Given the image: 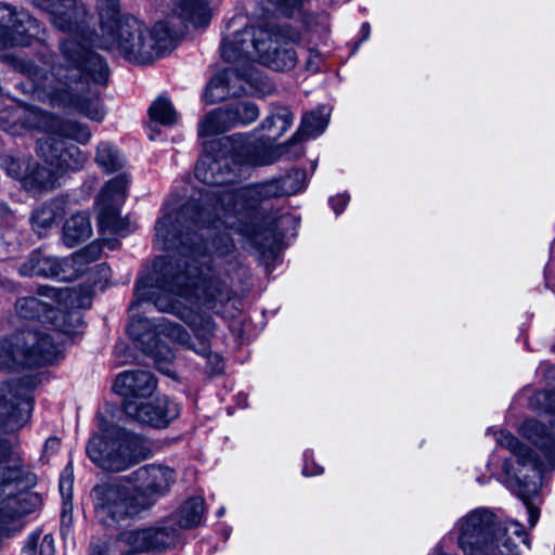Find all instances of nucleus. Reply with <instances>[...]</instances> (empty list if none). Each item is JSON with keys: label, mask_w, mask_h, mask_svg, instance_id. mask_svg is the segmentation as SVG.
<instances>
[{"label": "nucleus", "mask_w": 555, "mask_h": 555, "mask_svg": "<svg viewBox=\"0 0 555 555\" xmlns=\"http://www.w3.org/2000/svg\"><path fill=\"white\" fill-rule=\"evenodd\" d=\"M30 160L10 157L5 159L4 166L8 175L23 182L26 171L30 169Z\"/></svg>", "instance_id": "43"}, {"label": "nucleus", "mask_w": 555, "mask_h": 555, "mask_svg": "<svg viewBox=\"0 0 555 555\" xmlns=\"http://www.w3.org/2000/svg\"><path fill=\"white\" fill-rule=\"evenodd\" d=\"M125 413L142 424L154 427H166L180 414L178 403L167 397L156 398L151 402L128 401L125 404Z\"/></svg>", "instance_id": "22"}, {"label": "nucleus", "mask_w": 555, "mask_h": 555, "mask_svg": "<svg viewBox=\"0 0 555 555\" xmlns=\"http://www.w3.org/2000/svg\"><path fill=\"white\" fill-rule=\"evenodd\" d=\"M158 284H156V289L163 286L159 284L162 282V276L157 278ZM155 294L153 299L156 307L162 311H170L178 315L180 319L184 320L185 323L190 325L193 330L197 343L194 344L191 341V336L189 335V341L186 344H182L183 346L194 350L196 353L203 356L207 359V365L212 373H220L223 370V361L222 358L218 353H212L210 351L209 337L212 335L215 324L210 317L203 314L201 310L203 308H197L194 306L193 310L185 311L182 310L179 306L173 302V299H168L157 291H150V294ZM204 310H207L204 308Z\"/></svg>", "instance_id": "12"}, {"label": "nucleus", "mask_w": 555, "mask_h": 555, "mask_svg": "<svg viewBox=\"0 0 555 555\" xmlns=\"http://www.w3.org/2000/svg\"><path fill=\"white\" fill-rule=\"evenodd\" d=\"M94 512L100 522L115 526L146 509L147 501L139 500L134 491L118 482L95 486L92 490Z\"/></svg>", "instance_id": "13"}, {"label": "nucleus", "mask_w": 555, "mask_h": 555, "mask_svg": "<svg viewBox=\"0 0 555 555\" xmlns=\"http://www.w3.org/2000/svg\"><path fill=\"white\" fill-rule=\"evenodd\" d=\"M29 113L26 105H13L0 111V127L13 134H21L24 131L23 117Z\"/></svg>", "instance_id": "33"}, {"label": "nucleus", "mask_w": 555, "mask_h": 555, "mask_svg": "<svg viewBox=\"0 0 555 555\" xmlns=\"http://www.w3.org/2000/svg\"><path fill=\"white\" fill-rule=\"evenodd\" d=\"M348 202H349V196L347 194H338V195L330 198V204L336 215H339L343 212V210L347 206Z\"/></svg>", "instance_id": "46"}, {"label": "nucleus", "mask_w": 555, "mask_h": 555, "mask_svg": "<svg viewBox=\"0 0 555 555\" xmlns=\"http://www.w3.org/2000/svg\"><path fill=\"white\" fill-rule=\"evenodd\" d=\"M171 42V31L166 22H157L150 28L133 16H125L115 25L104 24L103 33L93 41L95 47L140 65L151 64L163 56Z\"/></svg>", "instance_id": "5"}, {"label": "nucleus", "mask_w": 555, "mask_h": 555, "mask_svg": "<svg viewBox=\"0 0 555 555\" xmlns=\"http://www.w3.org/2000/svg\"><path fill=\"white\" fill-rule=\"evenodd\" d=\"M236 117L228 115L224 106L208 112L198 121L197 132L199 138H208L227 132L233 128Z\"/></svg>", "instance_id": "26"}, {"label": "nucleus", "mask_w": 555, "mask_h": 555, "mask_svg": "<svg viewBox=\"0 0 555 555\" xmlns=\"http://www.w3.org/2000/svg\"><path fill=\"white\" fill-rule=\"evenodd\" d=\"M162 276L163 284L157 293L173 302L182 310L206 308L207 311L220 313L224 305L231 299V289L215 273L210 264L197 258L178 254V257H157L150 274L141 278L135 286V301L130 307L131 321L128 324V333L132 340L140 344L144 353L150 354L158 363L168 364L175 358L172 351L163 343L160 336L168 337L179 344L189 341V333L178 324L159 318L157 322L146 318H135L134 310L143 302H154V295L150 291H156L157 278ZM160 312H163L160 310Z\"/></svg>", "instance_id": "3"}, {"label": "nucleus", "mask_w": 555, "mask_h": 555, "mask_svg": "<svg viewBox=\"0 0 555 555\" xmlns=\"http://www.w3.org/2000/svg\"><path fill=\"white\" fill-rule=\"evenodd\" d=\"M88 257L79 251L68 258H57L41 251L33 253L20 267V273L25 276L56 278L61 281L77 279L87 270Z\"/></svg>", "instance_id": "14"}, {"label": "nucleus", "mask_w": 555, "mask_h": 555, "mask_svg": "<svg viewBox=\"0 0 555 555\" xmlns=\"http://www.w3.org/2000/svg\"><path fill=\"white\" fill-rule=\"evenodd\" d=\"M72 469L67 466L60 478V492L65 501L72 498V487H73V478H72Z\"/></svg>", "instance_id": "45"}, {"label": "nucleus", "mask_w": 555, "mask_h": 555, "mask_svg": "<svg viewBox=\"0 0 555 555\" xmlns=\"http://www.w3.org/2000/svg\"><path fill=\"white\" fill-rule=\"evenodd\" d=\"M7 447L0 441V535H9V524L30 514L40 504V496L29 489L36 483L33 473L2 460Z\"/></svg>", "instance_id": "8"}, {"label": "nucleus", "mask_w": 555, "mask_h": 555, "mask_svg": "<svg viewBox=\"0 0 555 555\" xmlns=\"http://www.w3.org/2000/svg\"><path fill=\"white\" fill-rule=\"evenodd\" d=\"M102 435H93L87 444L88 457L100 468L121 472L144 460L149 448L144 439L118 426L107 427L100 420Z\"/></svg>", "instance_id": "7"}, {"label": "nucleus", "mask_w": 555, "mask_h": 555, "mask_svg": "<svg viewBox=\"0 0 555 555\" xmlns=\"http://www.w3.org/2000/svg\"><path fill=\"white\" fill-rule=\"evenodd\" d=\"M307 25H308V27H310L311 29H313V28H314V26H313V24H312V22H311V21H307Z\"/></svg>", "instance_id": "53"}, {"label": "nucleus", "mask_w": 555, "mask_h": 555, "mask_svg": "<svg viewBox=\"0 0 555 555\" xmlns=\"http://www.w3.org/2000/svg\"><path fill=\"white\" fill-rule=\"evenodd\" d=\"M60 439L56 437H50L47 439L44 447H43V455H49L55 453L60 448Z\"/></svg>", "instance_id": "49"}, {"label": "nucleus", "mask_w": 555, "mask_h": 555, "mask_svg": "<svg viewBox=\"0 0 555 555\" xmlns=\"http://www.w3.org/2000/svg\"><path fill=\"white\" fill-rule=\"evenodd\" d=\"M129 178L126 173L111 179L96 198L98 221L102 230L125 234L126 221L120 217V206L126 198Z\"/></svg>", "instance_id": "17"}, {"label": "nucleus", "mask_w": 555, "mask_h": 555, "mask_svg": "<svg viewBox=\"0 0 555 555\" xmlns=\"http://www.w3.org/2000/svg\"><path fill=\"white\" fill-rule=\"evenodd\" d=\"M26 111L29 114L23 117L24 131L37 129L51 134L56 117L47 114L35 106L26 105Z\"/></svg>", "instance_id": "36"}, {"label": "nucleus", "mask_w": 555, "mask_h": 555, "mask_svg": "<svg viewBox=\"0 0 555 555\" xmlns=\"http://www.w3.org/2000/svg\"><path fill=\"white\" fill-rule=\"evenodd\" d=\"M217 154H206L196 164L195 176L209 189L201 201L192 199L179 210L165 211L155 224V242L166 250L197 258L210 264L209 254L228 255L234 247L228 233H216L210 246L204 243L202 231L218 230L220 225L232 227L228 221L232 205L227 192L235 190L231 183L236 173L233 165L267 166L284 155V146H272L254 142L235 134L219 141Z\"/></svg>", "instance_id": "1"}, {"label": "nucleus", "mask_w": 555, "mask_h": 555, "mask_svg": "<svg viewBox=\"0 0 555 555\" xmlns=\"http://www.w3.org/2000/svg\"><path fill=\"white\" fill-rule=\"evenodd\" d=\"M117 542L127 554L163 553L178 542L177 529L165 526H150L120 532Z\"/></svg>", "instance_id": "16"}, {"label": "nucleus", "mask_w": 555, "mask_h": 555, "mask_svg": "<svg viewBox=\"0 0 555 555\" xmlns=\"http://www.w3.org/2000/svg\"><path fill=\"white\" fill-rule=\"evenodd\" d=\"M300 39L297 29L287 25L263 24L246 27L227 35L222 40L221 55L229 63H240L244 68L251 61L274 70L292 69L297 63L293 43Z\"/></svg>", "instance_id": "4"}, {"label": "nucleus", "mask_w": 555, "mask_h": 555, "mask_svg": "<svg viewBox=\"0 0 555 555\" xmlns=\"http://www.w3.org/2000/svg\"><path fill=\"white\" fill-rule=\"evenodd\" d=\"M224 514V508L221 507L219 511H218V516H222Z\"/></svg>", "instance_id": "52"}, {"label": "nucleus", "mask_w": 555, "mask_h": 555, "mask_svg": "<svg viewBox=\"0 0 555 555\" xmlns=\"http://www.w3.org/2000/svg\"><path fill=\"white\" fill-rule=\"evenodd\" d=\"M152 120L164 126H171L177 122L178 116L171 103L166 98L156 99L149 108Z\"/></svg>", "instance_id": "40"}, {"label": "nucleus", "mask_w": 555, "mask_h": 555, "mask_svg": "<svg viewBox=\"0 0 555 555\" xmlns=\"http://www.w3.org/2000/svg\"><path fill=\"white\" fill-rule=\"evenodd\" d=\"M98 8L101 17V33H103V26L115 25L119 22V0H96Z\"/></svg>", "instance_id": "42"}, {"label": "nucleus", "mask_w": 555, "mask_h": 555, "mask_svg": "<svg viewBox=\"0 0 555 555\" xmlns=\"http://www.w3.org/2000/svg\"><path fill=\"white\" fill-rule=\"evenodd\" d=\"M47 319L52 320L55 328L67 336L77 334L79 332L78 328L82 324L79 312H65L51 309Z\"/></svg>", "instance_id": "35"}, {"label": "nucleus", "mask_w": 555, "mask_h": 555, "mask_svg": "<svg viewBox=\"0 0 555 555\" xmlns=\"http://www.w3.org/2000/svg\"><path fill=\"white\" fill-rule=\"evenodd\" d=\"M293 120L294 115L287 107L274 108L261 125L267 140L275 141L281 138L291 128Z\"/></svg>", "instance_id": "29"}, {"label": "nucleus", "mask_w": 555, "mask_h": 555, "mask_svg": "<svg viewBox=\"0 0 555 555\" xmlns=\"http://www.w3.org/2000/svg\"><path fill=\"white\" fill-rule=\"evenodd\" d=\"M228 115L236 117L233 120V127L255 121L259 116V108L249 101H237L224 105Z\"/></svg>", "instance_id": "37"}, {"label": "nucleus", "mask_w": 555, "mask_h": 555, "mask_svg": "<svg viewBox=\"0 0 555 555\" xmlns=\"http://www.w3.org/2000/svg\"><path fill=\"white\" fill-rule=\"evenodd\" d=\"M317 25H320L321 30H327L328 29V17L326 15H321L320 23L318 22Z\"/></svg>", "instance_id": "50"}, {"label": "nucleus", "mask_w": 555, "mask_h": 555, "mask_svg": "<svg viewBox=\"0 0 555 555\" xmlns=\"http://www.w3.org/2000/svg\"><path fill=\"white\" fill-rule=\"evenodd\" d=\"M205 514V502L202 498L194 496L185 501L177 513V521L180 528L191 529L201 525Z\"/></svg>", "instance_id": "31"}, {"label": "nucleus", "mask_w": 555, "mask_h": 555, "mask_svg": "<svg viewBox=\"0 0 555 555\" xmlns=\"http://www.w3.org/2000/svg\"><path fill=\"white\" fill-rule=\"evenodd\" d=\"M92 234L89 216L86 212L72 215L63 228V241L68 247L88 240Z\"/></svg>", "instance_id": "28"}, {"label": "nucleus", "mask_w": 555, "mask_h": 555, "mask_svg": "<svg viewBox=\"0 0 555 555\" xmlns=\"http://www.w3.org/2000/svg\"><path fill=\"white\" fill-rule=\"evenodd\" d=\"M299 220L292 214H283L279 217H269L263 227L250 228L238 225L235 231L248 237L250 243L262 254L273 256L282 240L294 235Z\"/></svg>", "instance_id": "18"}, {"label": "nucleus", "mask_w": 555, "mask_h": 555, "mask_svg": "<svg viewBox=\"0 0 555 555\" xmlns=\"http://www.w3.org/2000/svg\"><path fill=\"white\" fill-rule=\"evenodd\" d=\"M46 33L26 11L0 3V51L44 41Z\"/></svg>", "instance_id": "15"}, {"label": "nucleus", "mask_w": 555, "mask_h": 555, "mask_svg": "<svg viewBox=\"0 0 555 555\" xmlns=\"http://www.w3.org/2000/svg\"><path fill=\"white\" fill-rule=\"evenodd\" d=\"M95 162L107 173L118 171L125 165V159L120 152L107 142H102L98 145Z\"/></svg>", "instance_id": "32"}, {"label": "nucleus", "mask_w": 555, "mask_h": 555, "mask_svg": "<svg viewBox=\"0 0 555 555\" xmlns=\"http://www.w3.org/2000/svg\"><path fill=\"white\" fill-rule=\"evenodd\" d=\"M528 408L542 411L538 417H528L519 423V436L530 442L551 466H555V391H535L528 399Z\"/></svg>", "instance_id": "11"}, {"label": "nucleus", "mask_w": 555, "mask_h": 555, "mask_svg": "<svg viewBox=\"0 0 555 555\" xmlns=\"http://www.w3.org/2000/svg\"><path fill=\"white\" fill-rule=\"evenodd\" d=\"M282 14L293 16L299 12L304 0H269Z\"/></svg>", "instance_id": "44"}, {"label": "nucleus", "mask_w": 555, "mask_h": 555, "mask_svg": "<svg viewBox=\"0 0 555 555\" xmlns=\"http://www.w3.org/2000/svg\"><path fill=\"white\" fill-rule=\"evenodd\" d=\"M61 207L57 203H49L37 209L31 217V225L40 236L44 235L61 215Z\"/></svg>", "instance_id": "34"}, {"label": "nucleus", "mask_w": 555, "mask_h": 555, "mask_svg": "<svg viewBox=\"0 0 555 555\" xmlns=\"http://www.w3.org/2000/svg\"><path fill=\"white\" fill-rule=\"evenodd\" d=\"M31 1L49 14L54 27L69 34L60 42L62 62L49 70L33 63L22 67L33 83L34 98L102 121L106 113L95 87L106 83L108 67L82 42L87 39L85 7L77 0Z\"/></svg>", "instance_id": "2"}, {"label": "nucleus", "mask_w": 555, "mask_h": 555, "mask_svg": "<svg viewBox=\"0 0 555 555\" xmlns=\"http://www.w3.org/2000/svg\"><path fill=\"white\" fill-rule=\"evenodd\" d=\"M234 69H228L215 75L205 91V100L208 103L220 102L229 96H236L245 92L243 86L237 88L232 85V79L240 78L254 87H258L259 75L253 66L244 68L240 63H234Z\"/></svg>", "instance_id": "23"}, {"label": "nucleus", "mask_w": 555, "mask_h": 555, "mask_svg": "<svg viewBox=\"0 0 555 555\" xmlns=\"http://www.w3.org/2000/svg\"><path fill=\"white\" fill-rule=\"evenodd\" d=\"M37 152L48 167L31 162L26 171L23 186L31 192L53 188L59 176L68 170H79L87 162V156L75 145H66L51 137L38 141Z\"/></svg>", "instance_id": "9"}, {"label": "nucleus", "mask_w": 555, "mask_h": 555, "mask_svg": "<svg viewBox=\"0 0 555 555\" xmlns=\"http://www.w3.org/2000/svg\"><path fill=\"white\" fill-rule=\"evenodd\" d=\"M553 351L555 352V345L553 346Z\"/></svg>", "instance_id": "54"}, {"label": "nucleus", "mask_w": 555, "mask_h": 555, "mask_svg": "<svg viewBox=\"0 0 555 555\" xmlns=\"http://www.w3.org/2000/svg\"><path fill=\"white\" fill-rule=\"evenodd\" d=\"M321 65V55L314 50H309V56L307 59V68L309 70H319Z\"/></svg>", "instance_id": "47"}, {"label": "nucleus", "mask_w": 555, "mask_h": 555, "mask_svg": "<svg viewBox=\"0 0 555 555\" xmlns=\"http://www.w3.org/2000/svg\"><path fill=\"white\" fill-rule=\"evenodd\" d=\"M51 137L59 141L55 137L65 138L69 140H74L80 144H86L91 139V131L89 128L74 120H61L56 118L54 122V128L51 131Z\"/></svg>", "instance_id": "30"}, {"label": "nucleus", "mask_w": 555, "mask_h": 555, "mask_svg": "<svg viewBox=\"0 0 555 555\" xmlns=\"http://www.w3.org/2000/svg\"><path fill=\"white\" fill-rule=\"evenodd\" d=\"M494 437L496 443L507 449L514 456V462L505 461L504 463L503 482L522 500L528 513L529 525L534 527L538 522L540 511L530 502V499L540 491L541 477L545 464L512 433L500 429L494 433Z\"/></svg>", "instance_id": "6"}, {"label": "nucleus", "mask_w": 555, "mask_h": 555, "mask_svg": "<svg viewBox=\"0 0 555 555\" xmlns=\"http://www.w3.org/2000/svg\"><path fill=\"white\" fill-rule=\"evenodd\" d=\"M227 194L232 203L230 214L228 215V221L232 222V227L225 228L231 230L234 229L237 216L243 211L254 207L259 202L284 196L281 181L278 179L247 185L237 190H230Z\"/></svg>", "instance_id": "21"}, {"label": "nucleus", "mask_w": 555, "mask_h": 555, "mask_svg": "<svg viewBox=\"0 0 555 555\" xmlns=\"http://www.w3.org/2000/svg\"><path fill=\"white\" fill-rule=\"evenodd\" d=\"M23 553L25 555H54V539L51 534L41 537L39 531H35L28 535Z\"/></svg>", "instance_id": "38"}, {"label": "nucleus", "mask_w": 555, "mask_h": 555, "mask_svg": "<svg viewBox=\"0 0 555 555\" xmlns=\"http://www.w3.org/2000/svg\"><path fill=\"white\" fill-rule=\"evenodd\" d=\"M361 31L363 34V39H367L370 36V25L367 23H364L361 27Z\"/></svg>", "instance_id": "51"}, {"label": "nucleus", "mask_w": 555, "mask_h": 555, "mask_svg": "<svg viewBox=\"0 0 555 555\" xmlns=\"http://www.w3.org/2000/svg\"><path fill=\"white\" fill-rule=\"evenodd\" d=\"M114 391L124 398L122 406L128 401L142 402L156 388V379L146 371H125L117 375Z\"/></svg>", "instance_id": "24"}, {"label": "nucleus", "mask_w": 555, "mask_h": 555, "mask_svg": "<svg viewBox=\"0 0 555 555\" xmlns=\"http://www.w3.org/2000/svg\"><path fill=\"white\" fill-rule=\"evenodd\" d=\"M131 476L135 483V495L149 502L146 508L165 495L176 481V474L170 467L155 464L142 466Z\"/></svg>", "instance_id": "19"}, {"label": "nucleus", "mask_w": 555, "mask_h": 555, "mask_svg": "<svg viewBox=\"0 0 555 555\" xmlns=\"http://www.w3.org/2000/svg\"><path fill=\"white\" fill-rule=\"evenodd\" d=\"M30 405L21 384H0V423L8 431L17 430L28 422Z\"/></svg>", "instance_id": "20"}, {"label": "nucleus", "mask_w": 555, "mask_h": 555, "mask_svg": "<svg viewBox=\"0 0 555 555\" xmlns=\"http://www.w3.org/2000/svg\"><path fill=\"white\" fill-rule=\"evenodd\" d=\"M284 196H291L302 191L307 185V175L304 170L294 169L286 177L280 178Z\"/></svg>", "instance_id": "41"}, {"label": "nucleus", "mask_w": 555, "mask_h": 555, "mask_svg": "<svg viewBox=\"0 0 555 555\" xmlns=\"http://www.w3.org/2000/svg\"><path fill=\"white\" fill-rule=\"evenodd\" d=\"M15 309L23 319H40L49 317L52 308L36 297H27L18 299Z\"/></svg>", "instance_id": "39"}, {"label": "nucleus", "mask_w": 555, "mask_h": 555, "mask_svg": "<svg viewBox=\"0 0 555 555\" xmlns=\"http://www.w3.org/2000/svg\"><path fill=\"white\" fill-rule=\"evenodd\" d=\"M62 344L33 330H25L0 340V369L13 370L51 364L61 358Z\"/></svg>", "instance_id": "10"}, {"label": "nucleus", "mask_w": 555, "mask_h": 555, "mask_svg": "<svg viewBox=\"0 0 555 555\" xmlns=\"http://www.w3.org/2000/svg\"><path fill=\"white\" fill-rule=\"evenodd\" d=\"M305 457H306V463L302 467V474L305 476H318L323 473V468L321 466H319L314 463H312L311 465L309 464L307 453L305 454Z\"/></svg>", "instance_id": "48"}, {"label": "nucleus", "mask_w": 555, "mask_h": 555, "mask_svg": "<svg viewBox=\"0 0 555 555\" xmlns=\"http://www.w3.org/2000/svg\"><path fill=\"white\" fill-rule=\"evenodd\" d=\"M173 12L195 27L206 26L211 17L208 0H171Z\"/></svg>", "instance_id": "25"}, {"label": "nucleus", "mask_w": 555, "mask_h": 555, "mask_svg": "<svg viewBox=\"0 0 555 555\" xmlns=\"http://www.w3.org/2000/svg\"><path fill=\"white\" fill-rule=\"evenodd\" d=\"M330 119V109L325 106L306 114L302 118L300 128L289 140V144L301 141L306 138H315L320 135L327 127Z\"/></svg>", "instance_id": "27"}]
</instances>
